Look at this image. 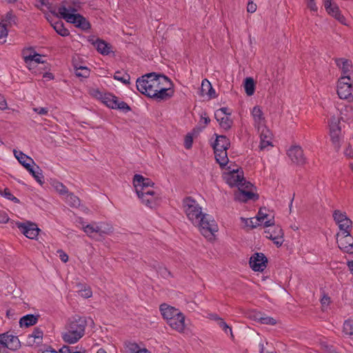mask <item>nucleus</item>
<instances>
[{"mask_svg": "<svg viewBox=\"0 0 353 353\" xmlns=\"http://www.w3.org/2000/svg\"><path fill=\"white\" fill-rule=\"evenodd\" d=\"M136 85L141 94L159 101L166 100L174 94L172 83L170 79L154 72L137 79Z\"/></svg>", "mask_w": 353, "mask_h": 353, "instance_id": "f257e3e1", "label": "nucleus"}, {"mask_svg": "<svg viewBox=\"0 0 353 353\" xmlns=\"http://www.w3.org/2000/svg\"><path fill=\"white\" fill-rule=\"evenodd\" d=\"M183 209L188 219L198 228L201 234L209 240H212L219 230L214 219L203 212L200 205L191 197H186L183 201Z\"/></svg>", "mask_w": 353, "mask_h": 353, "instance_id": "f03ea898", "label": "nucleus"}, {"mask_svg": "<svg viewBox=\"0 0 353 353\" xmlns=\"http://www.w3.org/2000/svg\"><path fill=\"white\" fill-rule=\"evenodd\" d=\"M223 172L224 181L230 186H236L238 190L234 192V199L240 202H247L250 200L255 201L259 196L254 192V185L248 181H246L243 176V170L237 165H231L225 168Z\"/></svg>", "mask_w": 353, "mask_h": 353, "instance_id": "7ed1b4c3", "label": "nucleus"}, {"mask_svg": "<svg viewBox=\"0 0 353 353\" xmlns=\"http://www.w3.org/2000/svg\"><path fill=\"white\" fill-rule=\"evenodd\" d=\"M132 182L135 192L143 205L154 208L159 204L161 193L151 179L141 174H135Z\"/></svg>", "mask_w": 353, "mask_h": 353, "instance_id": "20e7f679", "label": "nucleus"}, {"mask_svg": "<svg viewBox=\"0 0 353 353\" xmlns=\"http://www.w3.org/2000/svg\"><path fill=\"white\" fill-rule=\"evenodd\" d=\"M160 311L170 327L175 331L182 333L185 329V315L177 308L168 304H162Z\"/></svg>", "mask_w": 353, "mask_h": 353, "instance_id": "39448f33", "label": "nucleus"}, {"mask_svg": "<svg viewBox=\"0 0 353 353\" xmlns=\"http://www.w3.org/2000/svg\"><path fill=\"white\" fill-rule=\"evenodd\" d=\"M86 325L85 317L76 316L71 319L63 334L64 341L70 344L77 343L84 335Z\"/></svg>", "mask_w": 353, "mask_h": 353, "instance_id": "423d86ee", "label": "nucleus"}, {"mask_svg": "<svg viewBox=\"0 0 353 353\" xmlns=\"http://www.w3.org/2000/svg\"><path fill=\"white\" fill-rule=\"evenodd\" d=\"M58 13L67 22L75 25L76 27L86 30L90 28L88 21L82 15L77 12V10L69 4L63 3L58 8Z\"/></svg>", "mask_w": 353, "mask_h": 353, "instance_id": "0eeeda50", "label": "nucleus"}, {"mask_svg": "<svg viewBox=\"0 0 353 353\" xmlns=\"http://www.w3.org/2000/svg\"><path fill=\"white\" fill-rule=\"evenodd\" d=\"M216 135V139L212 145L214 149L215 159L221 168L227 166L229 163L227 150L230 145L229 139L223 135Z\"/></svg>", "mask_w": 353, "mask_h": 353, "instance_id": "6e6552de", "label": "nucleus"}, {"mask_svg": "<svg viewBox=\"0 0 353 353\" xmlns=\"http://www.w3.org/2000/svg\"><path fill=\"white\" fill-rule=\"evenodd\" d=\"M24 61L30 70L35 74H41V70L47 68V64L42 59V56L35 52L24 54Z\"/></svg>", "mask_w": 353, "mask_h": 353, "instance_id": "1a4fd4ad", "label": "nucleus"}, {"mask_svg": "<svg viewBox=\"0 0 353 353\" xmlns=\"http://www.w3.org/2000/svg\"><path fill=\"white\" fill-rule=\"evenodd\" d=\"M329 128L332 143L335 150H339L343 141L341 128L340 126V119L335 117H332L329 121Z\"/></svg>", "mask_w": 353, "mask_h": 353, "instance_id": "9d476101", "label": "nucleus"}, {"mask_svg": "<svg viewBox=\"0 0 353 353\" xmlns=\"http://www.w3.org/2000/svg\"><path fill=\"white\" fill-rule=\"evenodd\" d=\"M337 94L342 99L353 101V79L340 78L337 83Z\"/></svg>", "mask_w": 353, "mask_h": 353, "instance_id": "9b49d317", "label": "nucleus"}, {"mask_svg": "<svg viewBox=\"0 0 353 353\" xmlns=\"http://www.w3.org/2000/svg\"><path fill=\"white\" fill-rule=\"evenodd\" d=\"M101 100L104 104L110 108L119 109L125 112L130 110L129 105L125 102L119 100L116 96L110 93H105L101 95Z\"/></svg>", "mask_w": 353, "mask_h": 353, "instance_id": "f8f14e48", "label": "nucleus"}, {"mask_svg": "<svg viewBox=\"0 0 353 353\" xmlns=\"http://www.w3.org/2000/svg\"><path fill=\"white\" fill-rule=\"evenodd\" d=\"M264 233L265 237L272 240L277 247L283 244L284 241L283 231L279 225L274 224L272 226L266 227Z\"/></svg>", "mask_w": 353, "mask_h": 353, "instance_id": "ddd939ff", "label": "nucleus"}, {"mask_svg": "<svg viewBox=\"0 0 353 353\" xmlns=\"http://www.w3.org/2000/svg\"><path fill=\"white\" fill-rule=\"evenodd\" d=\"M15 225L22 234L30 239H36L40 231L37 225L30 221L16 222Z\"/></svg>", "mask_w": 353, "mask_h": 353, "instance_id": "4468645a", "label": "nucleus"}, {"mask_svg": "<svg viewBox=\"0 0 353 353\" xmlns=\"http://www.w3.org/2000/svg\"><path fill=\"white\" fill-rule=\"evenodd\" d=\"M336 241L338 246L343 252L353 254V236L348 234H337Z\"/></svg>", "mask_w": 353, "mask_h": 353, "instance_id": "2eb2a0df", "label": "nucleus"}, {"mask_svg": "<svg viewBox=\"0 0 353 353\" xmlns=\"http://www.w3.org/2000/svg\"><path fill=\"white\" fill-rule=\"evenodd\" d=\"M230 114L231 112L227 108H220L214 113L216 121L220 126L225 130H228L232 125V121L230 119Z\"/></svg>", "mask_w": 353, "mask_h": 353, "instance_id": "dca6fc26", "label": "nucleus"}, {"mask_svg": "<svg viewBox=\"0 0 353 353\" xmlns=\"http://www.w3.org/2000/svg\"><path fill=\"white\" fill-rule=\"evenodd\" d=\"M250 266L254 272H263L268 263V259L263 253H254L250 259Z\"/></svg>", "mask_w": 353, "mask_h": 353, "instance_id": "f3484780", "label": "nucleus"}, {"mask_svg": "<svg viewBox=\"0 0 353 353\" xmlns=\"http://www.w3.org/2000/svg\"><path fill=\"white\" fill-rule=\"evenodd\" d=\"M0 346L14 350L20 347V341L17 336L8 333H4L0 334Z\"/></svg>", "mask_w": 353, "mask_h": 353, "instance_id": "a211bd4d", "label": "nucleus"}, {"mask_svg": "<svg viewBox=\"0 0 353 353\" xmlns=\"http://www.w3.org/2000/svg\"><path fill=\"white\" fill-rule=\"evenodd\" d=\"M251 116L254 121V125L258 131L263 130V128H267L265 127V118L260 106L256 105L252 109Z\"/></svg>", "mask_w": 353, "mask_h": 353, "instance_id": "6ab92c4d", "label": "nucleus"}, {"mask_svg": "<svg viewBox=\"0 0 353 353\" xmlns=\"http://www.w3.org/2000/svg\"><path fill=\"white\" fill-rule=\"evenodd\" d=\"M336 64L341 71V77L340 78L353 79V65L351 61L340 58L336 59Z\"/></svg>", "mask_w": 353, "mask_h": 353, "instance_id": "aec40b11", "label": "nucleus"}, {"mask_svg": "<svg viewBox=\"0 0 353 353\" xmlns=\"http://www.w3.org/2000/svg\"><path fill=\"white\" fill-rule=\"evenodd\" d=\"M287 154L291 161L294 164L301 165L305 162L302 148L299 145H292L288 149Z\"/></svg>", "mask_w": 353, "mask_h": 353, "instance_id": "412c9836", "label": "nucleus"}, {"mask_svg": "<svg viewBox=\"0 0 353 353\" xmlns=\"http://www.w3.org/2000/svg\"><path fill=\"white\" fill-rule=\"evenodd\" d=\"M260 132V150H270L272 147V134L268 128H263Z\"/></svg>", "mask_w": 353, "mask_h": 353, "instance_id": "4be33fe9", "label": "nucleus"}, {"mask_svg": "<svg viewBox=\"0 0 353 353\" xmlns=\"http://www.w3.org/2000/svg\"><path fill=\"white\" fill-rule=\"evenodd\" d=\"M250 317L252 320L261 324L274 325L277 323V321L275 319L269 316L267 314L262 313L261 312H252L250 314Z\"/></svg>", "mask_w": 353, "mask_h": 353, "instance_id": "5701e85b", "label": "nucleus"}, {"mask_svg": "<svg viewBox=\"0 0 353 353\" xmlns=\"http://www.w3.org/2000/svg\"><path fill=\"white\" fill-rule=\"evenodd\" d=\"M256 219L259 225H263L265 228L272 226L274 223V217L268 213L265 208H261L256 215Z\"/></svg>", "mask_w": 353, "mask_h": 353, "instance_id": "b1692460", "label": "nucleus"}, {"mask_svg": "<svg viewBox=\"0 0 353 353\" xmlns=\"http://www.w3.org/2000/svg\"><path fill=\"white\" fill-rule=\"evenodd\" d=\"M13 153L14 157L26 170L32 165H35L34 160L21 151L14 150Z\"/></svg>", "mask_w": 353, "mask_h": 353, "instance_id": "393cba45", "label": "nucleus"}, {"mask_svg": "<svg viewBox=\"0 0 353 353\" xmlns=\"http://www.w3.org/2000/svg\"><path fill=\"white\" fill-rule=\"evenodd\" d=\"M43 333L39 328H36L34 331L28 334L27 338V344L30 346H37L42 343Z\"/></svg>", "mask_w": 353, "mask_h": 353, "instance_id": "a878e982", "label": "nucleus"}, {"mask_svg": "<svg viewBox=\"0 0 353 353\" xmlns=\"http://www.w3.org/2000/svg\"><path fill=\"white\" fill-rule=\"evenodd\" d=\"M327 13L330 15L331 17H334L336 20H337L339 23H341L343 25L348 26V23L347 22V19L343 16V14L341 13L339 7L336 3L331 6L328 8V10H326Z\"/></svg>", "mask_w": 353, "mask_h": 353, "instance_id": "bb28decb", "label": "nucleus"}, {"mask_svg": "<svg viewBox=\"0 0 353 353\" xmlns=\"http://www.w3.org/2000/svg\"><path fill=\"white\" fill-rule=\"evenodd\" d=\"M124 350L126 353H151L145 347H141L137 343L134 342H125Z\"/></svg>", "mask_w": 353, "mask_h": 353, "instance_id": "cd10ccee", "label": "nucleus"}, {"mask_svg": "<svg viewBox=\"0 0 353 353\" xmlns=\"http://www.w3.org/2000/svg\"><path fill=\"white\" fill-rule=\"evenodd\" d=\"M82 229L84 232L91 238H94L97 234H99V227L97 223H92L87 225L83 224Z\"/></svg>", "mask_w": 353, "mask_h": 353, "instance_id": "c85d7f7f", "label": "nucleus"}, {"mask_svg": "<svg viewBox=\"0 0 353 353\" xmlns=\"http://www.w3.org/2000/svg\"><path fill=\"white\" fill-rule=\"evenodd\" d=\"M27 170L40 185L43 183V176L42 174V171L39 166L35 164V165H32L27 169Z\"/></svg>", "mask_w": 353, "mask_h": 353, "instance_id": "c756f323", "label": "nucleus"}, {"mask_svg": "<svg viewBox=\"0 0 353 353\" xmlns=\"http://www.w3.org/2000/svg\"><path fill=\"white\" fill-rule=\"evenodd\" d=\"M94 47L97 51L102 54H108L111 51L110 45L105 41L100 39H97L94 43Z\"/></svg>", "mask_w": 353, "mask_h": 353, "instance_id": "7c9ffc66", "label": "nucleus"}, {"mask_svg": "<svg viewBox=\"0 0 353 353\" xmlns=\"http://www.w3.org/2000/svg\"><path fill=\"white\" fill-rule=\"evenodd\" d=\"M74 68L75 70V74L77 77L88 78L90 76V70L87 66L79 65L74 63Z\"/></svg>", "mask_w": 353, "mask_h": 353, "instance_id": "2f4dec72", "label": "nucleus"}, {"mask_svg": "<svg viewBox=\"0 0 353 353\" xmlns=\"http://www.w3.org/2000/svg\"><path fill=\"white\" fill-rule=\"evenodd\" d=\"M37 321V318L33 314H27L21 317L19 320L20 326L29 327L34 325Z\"/></svg>", "mask_w": 353, "mask_h": 353, "instance_id": "473e14b6", "label": "nucleus"}, {"mask_svg": "<svg viewBox=\"0 0 353 353\" xmlns=\"http://www.w3.org/2000/svg\"><path fill=\"white\" fill-rule=\"evenodd\" d=\"M343 334L345 336L353 339V320L345 321L343 325Z\"/></svg>", "mask_w": 353, "mask_h": 353, "instance_id": "72a5a7b5", "label": "nucleus"}, {"mask_svg": "<svg viewBox=\"0 0 353 353\" xmlns=\"http://www.w3.org/2000/svg\"><path fill=\"white\" fill-rule=\"evenodd\" d=\"M53 28L57 32V34L62 37L68 36L70 32L68 29H66L62 21H58L52 24Z\"/></svg>", "mask_w": 353, "mask_h": 353, "instance_id": "f704fd0d", "label": "nucleus"}, {"mask_svg": "<svg viewBox=\"0 0 353 353\" xmlns=\"http://www.w3.org/2000/svg\"><path fill=\"white\" fill-rule=\"evenodd\" d=\"M65 202L70 205L71 207L77 208L80 205V200L79 199L72 193H67L64 196Z\"/></svg>", "mask_w": 353, "mask_h": 353, "instance_id": "c9c22d12", "label": "nucleus"}, {"mask_svg": "<svg viewBox=\"0 0 353 353\" xmlns=\"http://www.w3.org/2000/svg\"><path fill=\"white\" fill-rule=\"evenodd\" d=\"M339 228V232L337 234H348L350 233L352 227V221L350 220H345L343 222L336 223Z\"/></svg>", "mask_w": 353, "mask_h": 353, "instance_id": "e433bc0d", "label": "nucleus"}, {"mask_svg": "<svg viewBox=\"0 0 353 353\" xmlns=\"http://www.w3.org/2000/svg\"><path fill=\"white\" fill-rule=\"evenodd\" d=\"M113 78L115 80L121 81L122 83H123L125 85L130 84V76L126 72H123L121 71H117L114 74Z\"/></svg>", "mask_w": 353, "mask_h": 353, "instance_id": "4c0bfd02", "label": "nucleus"}, {"mask_svg": "<svg viewBox=\"0 0 353 353\" xmlns=\"http://www.w3.org/2000/svg\"><path fill=\"white\" fill-rule=\"evenodd\" d=\"M244 88L247 95L252 96L254 94L255 85L252 78L248 77L245 79Z\"/></svg>", "mask_w": 353, "mask_h": 353, "instance_id": "58836bf2", "label": "nucleus"}, {"mask_svg": "<svg viewBox=\"0 0 353 353\" xmlns=\"http://www.w3.org/2000/svg\"><path fill=\"white\" fill-rule=\"evenodd\" d=\"M341 119L343 121H349L353 119V107L348 105L345 106L341 111Z\"/></svg>", "mask_w": 353, "mask_h": 353, "instance_id": "ea45409f", "label": "nucleus"}, {"mask_svg": "<svg viewBox=\"0 0 353 353\" xmlns=\"http://www.w3.org/2000/svg\"><path fill=\"white\" fill-rule=\"evenodd\" d=\"M97 223L99 227V235L103 236L104 234H108L112 232V228L110 224L104 222Z\"/></svg>", "mask_w": 353, "mask_h": 353, "instance_id": "a19ab883", "label": "nucleus"}, {"mask_svg": "<svg viewBox=\"0 0 353 353\" xmlns=\"http://www.w3.org/2000/svg\"><path fill=\"white\" fill-rule=\"evenodd\" d=\"M52 185L54 189L63 196H64L68 192L67 188L59 181H52Z\"/></svg>", "mask_w": 353, "mask_h": 353, "instance_id": "79ce46f5", "label": "nucleus"}, {"mask_svg": "<svg viewBox=\"0 0 353 353\" xmlns=\"http://www.w3.org/2000/svg\"><path fill=\"white\" fill-rule=\"evenodd\" d=\"M333 218L336 223L343 222L345 220H350L345 212L336 210L333 212Z\"/></svg>", "mask_w": 353, "mask_h": 353, "instance_id": "37998d69", "label": "nucleus"}, {"mask_svg": "<svg viewBox=\"0 0 353 353\" xmlns=\"http://www.w3.org/2000/svg\"><path fill=\"white\" fill-rule=\"evenodd\" d=\"M78 290L79 294L84 299H88L92 296L91 288L88 285H80Z\"/></svg>", "mask_w": 353, "mask_h": 353, "instance_id": "c03bdc74", "label": "nucleus"}, {"mask_svg": "<svg viewBox=\"0 0 353 353\" xmlns=\"http://www.w3.org/2000/svg\"><path fill=\"white\" fill-rule=\"evenodd\" d=\"M241 221L243 223L245 224V226L250 227L251 228H256V226L259 225V223L257 221L256 216L250 219L241 217Z\"/></svg>", "mask_w": 353, "mask_h": 353, "instance_id": "a18cd8bd", "label": "nucleus"}, {"mask_svg": "<svg viewBox=\"0 0 353 353\" xmlns=\"http://www.w3.org/2000/svg\"><path fill=\"white\" fill-rule=\"evenodd\" d=\"M218 325L225 332V333L230 334L231 338H234L231 327H230L223 319L220 321Z\"/></svg>", "mask_w": 353, "mask_h": 353, "instance_id": "49530a36", "label": "nucleus"}, {"mask_svg": "<svg viewBox=\"0 0 353 353\" xmlns=\"http://www.w3.org/2000/svg\"><path fill=\"white\" fill-rule=\"evenodd\" d=\"M330 302H331V301H330V296H328L326 294H323L322 296V297L321 299V303L323 310H326L328 308Z\"/></svg>", "mask_w": 353, "mask_h": 353, "instance_id": "de8ad7c7", "label": "nucleus"}, {"mask_svg": "<svg viewBox=\"0 0 353 353\" xmlns=\"http://www.w3.org/2000/svg\"><path fill=\"white\" fill-rule=\"evenodd\" d=\"M210 88H211V83H210V82L208 80H207V79L203 80L202 83H201V93H202V94L203 96L206 95V92Z\"/></svg>", "mask_w": 353, "mask_h": 353, "instance_id": "09e8293b", "label": "nucleus"}, {"mask_svg": "<svg viewBox=\"0 0 353 353\" xmlns=\"http://www.w3.org/2000/svg\"><path fill=\"white\" fill-rule=\"evenodd\" d=\"M8 35L7 28L4 25L0 23V43L6 41V38Z\"/></svg>", "mask_w": 353, "mask_h": 353, "instance_id": "8fccbe9b", "label": "nucleus"}, {"mask_svg": "<svg viewBox=\"0 0 353 353\" xmlns=\"http://www.w3.org/2000/svg\"><path fill=\"white\" fill-rule=\"evenodd\" d=\"M307 8L313 12H317L318 6L316 3L315 0H310L305 2Z\"/></svg>", "mask_w": 353, "mask_h": 353, "instance_id": "3c124183", "label": "nucleus"}, {"mask_svg": "<svg viewBox=\"0 0 353 353\" xmlns=\"http://www.w3.org/2000/svg\"><path fill=\"white\" fill-rule=\"evenodd\" d=\"M193 137L191 134H188L185 137L184 146L186 149H190L192 146Z\"/></svg>", "mask_w": 353, "mask_h": 353, "instance_id": "603ef678", "label": "nucleus"}, {"mask_svg": "<svg viewBox=\"0 0 353 353\" xmlns=\"http://www.w3.org/2000/svg\"><path fill=\"white\" fill-rule=\"evenodd\" d=\"M33 111L40 115H47L48 113V108H34Z\"/></svg>", "mask_w": 353, "mask_h": 353, "instance_id": "864d4df0", "label": "nucleus"}, {"mask_svg": "<svg viewBox=\"0 0 353 353\" xmlns=\"http://www.w3.org/2000/svg\"><path fill=\"white\" fill-rule=\"evenodd\" d=\"M207 318L213 320L217 323V324L219 323L220 321H221L223 319L221 318L219 315L214 313H210L208 314Z\"/></svg>", "mask_w": 353, "mask_h": 353, "instance_id": "5fc2aeb1", "label": "nucleus"}, {"mask_svg": "<svg viewBox=\"0 0 353 353\" xmlns=\"http://www.w3.org/2000/svg\"><path fill=\"white\" fill-rule=\"evenodd\" d=\"M1 196H3L4 198L10 200L11 198L14 196L10 191L8 189H5L3 191H2L1 193Z\"/></svg>", "mask_w": 353, "mask_h": 353, "instance_id": "6e6d98bb", "label": "nucleus"}, {"mask_svg": "<svg viewBox=\"0 0 353 353\" xmlns=\"http://www.w3.org/2000/svg\"><path fill=\"white\" fill-rule=\"evenodd\" d=\"M9 217L5 212H0V223H6L8 222Z\"/></svg>", "mask_w": 353, "mask_h": 353, "instance_id": "4d7b16f0", "label": "nucleus"}, {"mask_svg": "<svg viewBox=\"0 0 353 353\" xmlns=\"http://www.w3.org/2000/svg\"><path fill=\"white\" fill-rule=\"evenodd\" d=\"M256 10V5L253 2H249L247 6V10L248 12L253 13Z\"/></svg>", "mask_w": 353, "mask_h": 353, "instance_id": "13d9d810", "label": "nucleus"}, {"mask_svg": "<svg viewBox=\"0 0 353 353\" xmlns=\"http://www.w3.org/2000/svg\"><path fill=\"white\" fill-rule=\"evenodd\" d=\"M336 2L334 0H323V6L325 10H328L329 8L334 5Z\"/></svg>", "mask_w": 353, "mask_h": 353, "instance_id": "bf43d9fd", "label": "nucleus"}, {"mask_svg": "<svg viewBox=\"0 0 353 353\" xmlns=\"http://www.w3.org/2000/svg\"><path fill=\"white\" fill-rule=\"evenodd\" d=\"M58 252L59 253L60 259L63 262L66 263L68 261V254L66 253H65L64 252H63L62 250H59Z\"/></svg>", "mask_w": 353, "mask_h": 353, "instance_id": "052dcab7", "label": "nucleus"}, {"mask_svg": "<svg viewBox=\"0 0 353 353\" xmlns=\"http://www.w3.org/2000/svg\"><path fill=\"white\" fill-rule=\"evenodd\" d=\"M7 108V103L3 97L0 96V110H3Z\"/></svg>", "mask_w": 353, "mask_h": 353, "instance_id": "680f3d73", "label": "nucleus"}, {"mask_svg": "<svg viewBox=\"0 0 353 353\" xmlns=\"http://www.w3.org/2000/svg\"><path fill=\"white\" fill-rule=\"evenodd\" d=\"M206 95L210 98H215L216 97L214 89L211 86V88L206 92Z\"/></svg>", "mask_w": 353, "mask_h": 353, "instance_id": "e2e57ef3", "label": "nucleus"}, {"mask_svg": "<svg viewBox=\"0 0 353 353\" xmlns=\"http://www.w3.org/2000/svg\"><path fill=\"white\" fill-rule=\"evenodd\" d=\"M345 156L352 157L353 156V149L351 146H349L344 152Z\"/></svg>", "mask_w": 353, "mask_h": 353, "instance_id": "0e129e2a", "label": "nucleus"}, {"mask_svg": "<svg viewBox=\"0 0 353 353\" xmlns=\"http://www.w3.org/2000/svg\"><path fill=\"white\" fill-rule=\"evenodd\" d=\"M43 77L46 79L47 81H50L54 79V75L52 73L50 72H46L43 74Z\"/></svg>", "mask_w": 353, "mask_h": 353, "instance_id": "69168bd1", "label": "nucleus"}, {"mask_svg": "<svg viewBox=\"0 0 353 353\" xmlns=\"http://www.w3.org/2000/svg\"><path fill=\"white\" fill-rule=\"evenodd\" d=\"M59 353H71V350L68 346H63L61 349H59Z\"/></svg>", "mask_w": 353, "mask_h": 353, "instance_id": "338daca9", "label": "nucleus"}, {"mask_svg": "<svg viewBox=\"0 0 353 353\" xmlns=\"http://www.w3.org/2000/svg\"><path fill=\"white\" fill-rule=\"evenodd\" d=\"M201 121H202V122H203V123H204V124H205V125L208 124V123H209V122H210V119H209V117L206 115V114H205V113H204V114H203L201 115Z\"/></svg>", "mask_w": 353, "mask_h": 353, "instance_id": "774afa93", "label": "nucleus"}]
</instances>
